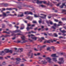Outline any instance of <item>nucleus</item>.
<instances>
[{
  "mask_svg": "<svg viewBox=\"0 0 66 66\" xmlns=\"http://www.w3.org/2000/svg\"><path fill=\"white\" fill-rule=\"evenodd\" d=\"M21 38L22 39V40L21 41H19V40H17V42H16V43L18 44V43H22V44H23V43H25L26 42V41H23V40H24L25 39H24V36H22L21 37Z\"/></svg>",
  "mask_w": 66,
  "mask_h": 66,
  "instance_id": "obj_1",
  "label": "nucleus"
},
{
  "mask_svg": "<svg viewBox=\"0 0 66 66\" xmlns=\"http://www.w3.org/2000/svg\"><path fill=\"white\" fill-rule=\"evenodd\" d=\"M32 52V51L30 50V51L27 54V55H28V56H31V57H30V58H33V53H31V52Z\"/></svg>",
  "mask_w": 66,
  "mask_h": 66,
  "instance_id": "obj_2",
  "label": "nucleus"
},
{
  "mask_svg": "<svg viewBox=\"0 0 66 66\" xmlns=\"http://www.w3.org/2000/svg\"><path fill=\"white\" fill-rule=\"evenodd\" d=\"M16 60L15 63L16 64H18L20 63V61H21V59L20 58H16Z\"/></svg>",
  "mask_w": 66,
  "mask_h": 66,
  "instance_id": "obj_3",
  "label": "nucleus"
},
{
  "mask_svg": "<svg viewBox=\"0 0 66 66\" xmlns=\"http://www.w3.org/2000/svg\"><path fill=\"white\" fill-rule=\"evenodd\" d=\"M45 59L46 60H48L47 61V62L49 63H51V59L49 57H47L46 58H45Z\"/></svg>",
  "mask_w": 66,
  "mask_h": 66,
  "instance_id": "obj_4",
  "label": "nucleus"
},
{
  "mask_svg": "<svg viewBox=\"0 0 66 66\" xmlns=\"http://www.w3.org/2000/svg\"><path fill=\"white\" fill-rule=\"evenodd\" d=\"M63 6H65L66 7V5H65V3H63L62 5L60 6V7L61 9H63L64 7Z\"/></svg>",
  "mask_w": 66,
  "mask_h": 66,
  "instance_id": "obj_5",
  "label": "nucleus"
},
{
  "mask_svg": "<svg viewBox=\"0 0 66 66\" xmlns=\"http://www.w3.org/2000/svg\"><path fill=\"white\" fill-rule=\"evenodd\" d=\"M41 63L42 64H46L47 63V62H46V60L42 61L41 62Z\"/></svg>",
  "mask_w": 66,
  "mask_h": 66,
  "instance_id": "obj_6",
  "label": "nucleus"
},
{
  "mask_svg": "<svg viewBox=\"0 0 66 66\" xmlns=\"http://www.w3.org/2000/svg\"><path fill=\"white\" fill-rule=\"evenodd\" d=\"M9 49H5L4 50V52L6 53H9Z\"/></svg>",
  "mask_w": 66,
  "mask_h": 66,
  "instance_id": "obj_7",
  "label": "nucleus"
},
{
  "mask_svg": "<svg viewBox=\"0 0 66 66\" xmlns=\"http://www.w3.org/2000/svg\"><path fill=\"white\" fill-rule=\"evenodd\" d=\"M64 60V58H60L59 59V61H61V62H63V63L64 62V61L63 60Z\"/></svg>",
  "mask_w": 66,
  "mask_h": 66,
  "instance_id": "obj_8",
  "label": "nucleus"
},
{
  "mask_svg": "<svg viewBox=\"0 0 66 66\" xmlns=\"http://www.w3.org/2000/svg\"><path fill=\"white\" fill-rule=\"evenodd\" d=\"M26 29L28 31H29L30 29H33V27H30V28L29 27H27L26 28Z\"/></svg>",
  "mask_w": 66,
  "mask_h": 66,
  "instance_id": "obj_9",
  "label": "nucleus"
},
{
  "mask_svg": "<svg viewBox=\"0 0 66 66\" xmlns=\"http://www.w3.org/2000/svg\"><path fill=\"white\" fill-rule=\"evenodd\" d=\"M56 54H52L51 55V56H52V57H57V56H56Z\"/></svg>",
  "mask_w": 66,
  "mask_h": 66,
  "instance_id": "obj_10",
  "label": "nucleus"
},
{
  "mask_svg": "<svg viewBox=\"0 0 66 66\" xmlns=\"http://www.w3.org/2000/svg\"><path fill=\"white\" fill-rule=\"evenodd\" d=\"M57 63L60 65H61V64H64V61H63V62H62V61L58 62Z\"/></svg>",
  "mask_w": 66,
  "mask_h": 66,
  "instance_id": "obj_11",
  "label": "nucleus"
},
{
  "mask_svg": "<svg viewBox=\"0 0 66 66\" xmlns=\"http://www.w3.org/2000/svg\"><path fill=\"white\" fill-rule=\"evenodd\" d=\"M62 13L64 14V12H66V10L65 9H62Z\"/></svg>",
  "mask_w": 66,
  "mask_h": 66,
  "instance_id": "obj_12",
  "label": "nucleus"
},
{
  "mask_svg": "<svg viewBox=\"0 0 66 66\" xmlns=\"http://www.w3.org/2000/svg\"><path fill=\"white\" fill-rule=\"evenodd\" d=\"M44 38L42 37L41 38H39V40H40V42H42V40H44Z\"/></svg>",
  "mask_w": 66,
  "mask_h": 66,
  "instance_id": "obj_13",
  "label": "nucleus"
},
{
  "mask_svg": "<svg viewBox=\"0 0 66 66\" xmlns=\"http://www.w3.org/2000/svg\"><path fill=\"white\" fill-rule=\"evenodd\" d=\"M3 16H5V17L8 16V14L6 15V14L4 12H3Z\"/></svg>",
  "mask_w": 66,
  "mask_h": 66,
  "instance_id": "obj_14",
  "label": "nucleus"
},
{
  "mask_svg": "<svg viewBox=\"0 0 66 66\" xmlns=\"http://www.w3.org/2000/svg\"><path fill=\"white\" fill-rule=\"evenodd\" d=\"M15 32H19V33H22L20 30H18L17 31L15 30L14 31V33H16Z\"/></svg>",
  "mask_w": 66,
  "mask_h": 66,
  "instance_id": "obj_15",
  "label": "nucleus"
},
{
  "mask_svg": "<svg viewBox=\"0 0 66 66\" xmlns=\"http://www.w3.org/2000/svg\"><path fill=\"white\" fill-rule=\"evenodd\" d=\"M52 59L54 62H57V60H56V58H53Z\"/></svg>",
  "mask_w": 66,
  "mask_h": 66,
  "instance_id": "obj_16",
  "label": "nucleus"
},
{
  "mask_svg": "<svg viewBox=\"0 0 66 66\" xmlns=\"http://www.w3.org/2000/svg\"><path fill=\"white\" fill-rule=\"evenodd\" d=\"M29 11H28L25 12H24V14H25L26 15L27 14H28V15H29Z\"/></svg>",
  "mask_w": 66,
  "mask_h": 66,
  "instance_id": "obj_17",
  "label": "nucleus"
},
{
  "mask_svg": "<svg viewBox=\"0 0 66 66\" xmlns=\"http://www.w3.org/2000/svg\"><path fill=\"white\" fill-rule=\"evenodd\" d=\"M4 53V51H2L0 52V55H1L2 54V53Z\"/></svg>",
  "mask_w": 66,
  "mask_h": 66,
  "instance_id": "obj_18",
  "label": "nucleus"
},
{
  "mask_svg": "<svg viewBox=\"0 0 66 66\" xmlns=\"http://www.w3.org/2000/svg\"><path fill=\"white\" fill-rule=\"evenodd\" d=\"M31 38H32V39H34L35 40H36L37 39V37H31Z\"/></svg>",
  "mask_w": 66,
  "mask_h": 66,
  "instance_id": "obj_19",
  "label": "nucleus"
},
{
  "mask_svg": "<svg viewBox=\"0 0 66 66\" xmlns=\"http://www.w3.org/2000/svg\"><path fill=\"white\" fill-rule=\"evenodd\" d=\"M34 16L35 18H37V17H39V16L37 15L36 14H34Z\"/></svg>",
  "mask_w": 66,
  "mask_h": 66,
  "instance_id": "obj_20",
  "label": "nucleus"
},
{
  "mask_svg": "<svg viewBox=\"0 0 66 66\" xmlns=\"http://www.w3.org/2000/svg\"><path fill=\"white\" fill-rule=\"evenodd\" d=\"M18 50H19L20 51H21V52H22V51H23V48H19L18 49Z\"/></svg>",
  "mask_w": 66,
  "mask_h": 66,
  "instance_id": "obj_21",
  "label": "nucleus"
},
{
  "mask_svg": "<svg viewBox=\"0 0 66 66\" xmlns=\"http://www.w3.org/2000/svg\"><path fill=\"white\" fill-rule=\"evenodd\" d=\"M29 14H30V15H33V13H32V12H28V15H29Z\"/></svg>",
  "mask_w": 66,
  "mask_h": 66,
  "instance_id": "obj_22",
  "label": "nucleus"
},
{
  "mask_svg": "<svg viewBox=\"0 0 66 66\" xmlns=\"http://www.w3.org/2000/svg\"><path fill=\"white\" fill-rule=\"evenodd\" d=\"M56 27L54 26H52V29H54V30H55L56 29V28H55V27Z\"/></svg>",
  "mask_w": 66,
  "mask_h": 66,
  "instance_id": "obj_23",
  "label": "nucleus"
},
{
  "mask_svg": "<svg viewBox=\"0 0 66 66\" xmlns=\"http://www.w3.org/2000/svg\"><path fill=\"white\" fill-rule=\"evenodd\" d=\"M46 4L47 5H49L50 4V2H49V1H48V3H46Z\"/></svg>",
  "mask_w": 66,
  "mask_h": 66,
  "instance_id": "obj_24",
  "label": "nucleus"
},
{
  "mask_svg": "<svg viewBox=\"0 0 66 66\" xmlns=\"http://www.w3.org/2000/svg\"><path fill=\"white\" fill-rule=\"evenodd\" d=\"M4 6L5 7L7 6H8V4H4Z\"/></svg>",
  "mask_w": 66,
  "mask_h": 66,
  "instance_id": "obj_25",
  "label": "nucleus"
},
{
  "mask_svg": "<svg viewBox=\"0 0 66 66\" xmlns=\"http://www.w3.org/2000/svg\"><path fill=\"white\" fill-rule=\"evenodd\" d=\"M61 32H62V33H65V32H66V31H65V30H62L61 31Z\"/></svg>",
  "mask_w": 66,
  "mask_h": 66,
  "instance_id": "obj_26",
  "label": "nucleus"
},
{
  "mask_svg": "<svg viewBox=\"0 0 66 66\" xmlns=\"http://www.w3.org/2000/svg\"><path fill=\"white\" fill-rule=\"evenodd\" d=\"M54 35L55 37H57V35L56 34H54Z\"/></svg>",
  "mask_w": 66,
  "mask_h": 66,
  "instance_id": "obj_27",
  "label": "nucleus"
},
{
  "mask_svg": "<svg viewBox=\"0 0 66 66\" xmlns=\"http://www.w3.org/2000/svg\"><path fill=\"white\" fill-rule=\"evenodd\" d=\"M42 19H40V20H39V23H40L42 22Z\"/></svg>",
  "mask_w": 66,
  "mask_h": 66,
  "instance_id": "obj_28",
  "label": "nucleus"
},
{
  "mask_svg": "<svg viewBox=\"0 0 66 66\" xmlns=\"http://www.w3.org/2000/svg\"><path fill=\"white\" fill-rule=\"evenodd\" d=\"M3 9H3L2 10H1V12H2V13H3V11H5V8H3Z\"/></svg>",
  "mask_w": 66,
  "mask_h": 66,
  "instance_id": "obj_29",
  "label": "nucleus"
},
{
  "mask_svg": "<svg viewBox=\"0 0 66 66\" xmlns=\"http://www.w3.org/2000/svg\"><path fill=\"white\" fill-rule=\"evenodd\" d=\"M8 16H14V15H13V14H8Z\"/></svg>",
  "mask_w": 66,
  "mask_h": 66,
  "instance_id": "obj_30",
  "label": "nucleus"
},
{
  "mask_svg": "<svg viewBox=\"0 0 66 66\" xmlns=\"http://www.w3.org/2000/svg\"><path fill=\"white\" fill-rule=\"evenodd\" d=\"M37 2H36V3H37V4H39V1L38 0H37Z\"/></svg>",
  "mask_w": 66,
  "mask_h": 66,
  "instance_id": "obj_31",
  "label": "nucleus"
},
{
  "mask_svg": "<svg viewBox=\"0 0 66 66\" xmlns=\"http://www.w3.org/2000/svg\"><path fill=\"white\" fill-rule=\"evenodd\" d=\"M49 41H50V43L51 42V43H53V41L52 39L49 40Z\"/></svg>",
  "mask_w": 66,
  "mask_h": 66,
  "instance_id": "obj_32",
  "label": "nucleus"
},
{
  "mask_svg": "<svg viewBox=\"0 0 66 66\" xmlns=\"http://www.w3.org/2000/svg\"><path fill=\"white\" fill-rule=\"evenodd\" d=\"M54 21L55 22H58L59 21V20L56 19H54Z\"/></svg>",
  "mask_w": 66,
  "mask_h": 66,
  "instance_id": "obj_33",
  "label": "nucleus"
},
{
  "mask_svg": "<svg viewBox=\"0 0 66 66\" xmlns=\"http://www.w3.org/2000/svg\"><path fill=\"white\" fill-rule=\"evenodd\" d=\"M37 0H34V1H32V3H36V1Z\"/></svg>",
  "mask_w": 66,
  "mask_h": 66,
  "instance_id": "obj_34",
  "label": "nucleus"
},
{
  "mask_svg": "<svg viewBox=\"0 0 66 66\" xmlns=\"http://www.w3.org/2000/svg\"><path fill=\"white\" fill-rule=\"evenodd\" d=\"M31 26V24H29V23L28 24V25H27V28H28H28H29V27L30 26Z\"/></svg>",
  "mask_w": 66,
  "mask_h": 66,
  "instance_id": "obj_35",
  "label": "nucleus"
},
{
  "mask_svg": "<svg viewBox=\"0 0 66 66\" xmlns=\"http://www.w3.org/2000/svg\"><path fill=\"white\" fill-rule=\"evenodd\" d=\"M9 52H10L11 53H12V52H13V51L12 50H9Z\"/></svg>",
  "mask_w": 66,
  "mask_h": 66,
  "instance_id": "obj_36",
  "label": "nucleus"
},
{
  "mask_svg": "<svg viewBox=\"0 0 66 66\" xmlns=\"http://www.w3.org/2000/svg\"><path fill=\"white\" fill-rule=\"evenodd\" d=\"M2 64L3 65H6V63L5 62H3Z\"/></svg>",
  "mask_w": 66,
  "mask_h": 66,
  "instance_id": "obj_37",
  "label": "nucleus"
},
{
  "mask_svg": "<svg viewBox=\"0 0 66 66\" xmlns=\"http://www.w3.org/2000/svg\"><path fill=\"white\" fill-rule=\"evenodd\" d=\"M46 47V45H43L41 47V48H45V47Z\"/></svg>",
  "mask_w": 66,
  "mask_h": 66,
  "instance_id": "obj_38",
  "label": "nucleus"
},
{
  "mask_svg": "<svg viewBox=\"0 0 66 66\" xmlns=\"http://www.w3.org/2000/svg\"><path fill=\"white\" fill-rule=\"evenodd\" d=\"M32 22L34 23H37V22H36V21H33Z\"/></svg>",
  "mask_w": 66,
  "mask_h": 66,
  "instance_id": "obj_39",
  "label": "nucleus"
},
{
  "mask_svg": "<svg viewBox=\"0 0 66 66\" xmlns=\"http://www.w3.org/2000/svg\"><path fill=\"white\" fill-rule=\"evenodd\" d=\"M32 19H33V17L30 16V20H29L31 21V20H32Z\"/></svg>",
  "mask_w": 66,
  "mask_h": 66,
  "instance_id": "obj_40",
  "label": "nucleus"
},
{
  "mask_svg": "<svg viewBox=\"0 0 66 66\" xmlns=\"http://www.w3.org/2000/svg\"><path fill=\"white\" fill-rule=\"evenodd\" d=\"M2 28H5V25L4 24H2Z\"/></svg>",
  "mask_w": 66,
  "mask_h": 66,
  "instance_id": "obj_41",
  "label": "nucleus"
},
{
  "mask_svg": "<svg viewBox=\"0 0 66 66\" xmlns=\"http://www.w3.org/2000/svg\"><path fill=\"white\" fill-rule=\"evenodd\" d=\"M30 16H28L27 17L26 19H28V20H30Z\"/></svg>",
  "mask_w": 66,
  "mask_h": 66,
  "instance_id": "obj_42",
  "label": "nucleus"
},
{
  "mask_svg": "<svg viewBox=\"0 0 66 66\" xmlns=\"http://www.w3.org/2000/svg\"><path fill=\"white\" fill-rule=\"evenodd\" d=\"M11 60H13V61H15V58H14V57H12V58H11Z\"/></svg>",
  "mask_w": 66,
  "mask_h": 66,
  "instance_id": "obj_43",
  "label": "nucleus"
},
{
  "mask_svg": "<svg viewBox=\"0 0 66 66\" xmlns=\"http://www.w3.org/2000/svg\"><path fill=\"white\" fill-rule=\"evenodd\" d=\"M49 23H50V24L51 25L53 24V22L51 21H50Z\"/></svg>",
  "mask_w": 66,
  "mask_h": 66,
  "instance_id": "obj_44",
  "label": "nucleus"
},
{
  "mask_svg": "<svg viewBox=\"0 0 66 66\" xmlns=\"http://www.w3.org/2000/svg\"><path fill=\"white\" fill-rule=\"evenodd\" d=\"M0 60H3V58L2 57L0 56Z\"/></svg>",
  "mask_w": 66,
  "mask_h": 66,
  "instance_id": "obj_45",
  "label": "nucleus"
},
{
  "mask_svg": "<svg viewBox=\"0 0 66 66\" xmlns=\"http://www.w3.org/2000/svg\"><path fill=\"white\" fill-rule=\"evenodd\" d=\"M24 29V27H21L20 28V29L21 30H23V29Z\"/></svg>",
  "mask_w": 66,
  "mask_h": 66,
  "instance_id": "obj_46",
  "label": "nucleus"
},
{
  "mask_svg": "<svg viewBox=\"0 0 66 66\" xmlns=\"http://www.w3.org/2000/svg\"><path fill=\"white\" fill-rule=\"evenodd\" d=\"M14 10V9H13V8H9V11H12V10Z\"/></svg>",
  "mask_w": 66,
  "mask_h": 66,
  "instance_id": "obj_47",
  "label": "nucleus"
},
{
  "mask_svg": "<svg viewBox=\"0 0 66 66\" xmlns=\"http://www.w3.org/2000/svg\"><path fill=\"white\" fill-rule=\"evenodd\" d=\"M61 4V3H59L58 4H57L56 5L57 6H59V5H60V4Z\"/></svg>",
  "mask_w": 66,
  "mask_h": 66,
  "instance_id": "obj_48",
  "label": "nucleus"
},
{
  "mask_svg": "<svg viewBox=\"0 0 66 66\" xmlns=\"http://www.w3.org/2000/svg\"><path fill=\"white\" fill-rule=\"evenodd\" d=\"M43 3H44V4H47V2L46 1H43Z\"/></svg>",
  "mask_w": 66,
  "mask_h": 66,
  "instance_id": "obj_49",
  "label": "nucleus"
},
{
  "mask_svg": "<svg viewBox=\"0 0 66 66\" xmlns=\"http://www.w3.org/2000/svg\"><path fill=\"white\" fill-rule=\"evenodd\" d=\"M40 6L41 7H45V6L44 5H41Z\"/></svg>",
  "mask_w": 66,
  "mask_h": 66,
  "instance_id": "obj_50",
  "label": "nucleus"
},
{
  "mask_svg": "<svg viewBox=\"0 0 66 66\" xmlns=\"http://www.w3.org/2000/svg\"><path fill=\"white\" fill-rule=\"evenodd\" d=\"M54 27H56V23H54Z\"/></svg>",
  "mask_w": 66,
  "mask_h": 66,
  "instance_id": "obj_51",
  "label": "nucleus"
},
{
  "mask_svg": "<svg viewBox=\"0 0 66 66\" xmlns=\"http://www.w3.org/2000/svg\"><path fill=\"white\" fill-rule=\"evenodd\" d=\"M43 2V1H39V3H40V4L42 3Z\"/></svg>",
  "mask_w": 66,
  "mask_h": 66,
  "instance_id": "obj_52",
  "label": "nucleus"
},
{
  "mask_svg": "<svg viewBox=\"0 0 66 66\" xmlns=\"http://www.w3.org/2000/svg\"><path fill=\"white\" fill-rule=\"evenodd\" d=\"M7 36H8L9 37H10V35H5L4 36V37H6Z\"/></svg>",
  "mask_w": 66,
  "mask_h": 66,
  "instance_id": "obj_53",
  "label": "nucleus"
},
{
  "mask_svg": "<svg viewBox=\"0 0 66 66\" xmlns=\"http://www.w3.org/2000/svg\"><path fill=\"white\" fill-rule=\"evenodd\" d=\"M20 17H23V16H24L23 14H20Z\"/></svg>",
  "mask_w": 66,
  "mask_h": 66,
  "instance_id": "obj_54",
  "label": "nucleus"
},
{
  "mask_svg": "<svg viewBox=\"0 0 66 66\" xmlns=\"http://www.w3.org/2000/svg\"><path fill=\"white\" fill-rule=\"evenodd\" d=\"M48 34L49 36H51L52 35V33H50V34L48 33Z\"/></svg>",
  "mask_w": 66,
  "mask_h": 66,
  "instance_id": "obj_55",
  "label": "nucleus"
},
{
  "mask_svg": "<svg viewBox=\"0 0 66 66\" xmlns=\"http://www.w3.org/2000/svg\"><path fill=\"white\" fill-rule=\"evenodd\" d=\"M59 24H61L62 23H63L62 22H61V21H60L59 22Z\"/></svg>",
  "mask_w": 66,
  "mask_h": 66,
  "instance_id": "obj_56",
  "label": "nucleus"
},
{
  "mask_svg": "<svg viewBox=\"0 0 66 66\" xmlns=\"http://www.w3.org/2000/svg\"><path fill=\"white\" fill-rule=\"evenodd\" d=\"M64 54V53H60L61 55H63Z\"/></svg>",
  "mask_w": 66,
  "mask_h": 66,
  "instance_id": "obj_57",
  "label": "nucleus"
},
{
  "mask_svg": "<svg viewBox=\"0 0 66 66\" xmlns=\"http://www.w3.org/2000/svg\"><path fill=\"white\" fill-rule=\"evenodd\" d=\"M44 35H45V36H47V34H46L45 33H44Z\"/></svg>",
  "mask_w": 66,
  "mask_h": 66,
  "instance_id": "obj_58",
  "label": "nucleus"
},
{
  "mask_svg": "<svg viewBox=\"0 0 66 66\" xmlns=\"http://www.w3.org/2000/svg\"><path fill=\"white\" fill-rule=\"evenodd\" d=\"M47 43H50L49 40L47 41Z\"/></svg>",
  "mask_w": 66,
  "mask_h": 66,
  "instance_id": "obj_59",
  "label": "nucleus"
},
{
  "mask_svg": "<svg viewBox=\"0 0 66 66\" xmlns=\"http://www.w3.org/2000/svg\"><path fill=\"white\" fill-rule=\"evenodd\" d=\"M34 50L35 51H38V50L36 49V48H34Z\"/></svg>",
  "mask_w": 66,
  "mask_h": 66,
  "instance_id": "obj_60",
  "label": "nucleus"
},
{
  "mask_svg": "<svg viewBox=\"0 0 66 66\" xmlns=\"http://www.w3.org/2000/svg\"><path fill=\"white\" fill-rule=\"evenodd\" d=\"M50 48L48 47L47 48V50H50Z\"/></svg>",
  "mask_w": 66,
  "mask_h": 66,
  "instance_id": "obj_61",
  "label": "nucleus"
},
{
  "mask_svg": "<svg viewBox=\"0 0 66 66\" xmlns=\"http://www.w3.org/2000/svg\"><path fill=\"white\" fill-rule=\"evenodd\" d=\"M35 24H32L31 25V27H35Z\"/></svg>",
  "mask_w": 66,
  "mask_h": 66,
  "instance_id": "obj_62",
  "label": "nucleus"
},
{
  "mask_svg": "<svg viewBox=\"0 0 66 66\" xmlns=\"http://www.w3.org/2000/svg\"><path fill=\"white\" fill-rule=\"evenodd\" d=\"M45 29L46 31H48V28H46Z\"/></svg>",
  "mask_w": 66,
  "mask_h": 66,
  "instance_id": "obj_63",
  "label": "nucleus"
},
{
  "mask_svg": "<svg viewBox=\"0 0 66 66\" xmlns=\"http://www.w3.org/2000/svg\"><path fill=\"white\" fill-rule=\"evenodd\" d=\"M38 59H41V60L42 59V58L40 57H38Z\"/></svg>",
  "mask_w": 66,
  "mask_h": 66,
  "instance_id": "obj_64",
  "label": "nucleus"
}]
</instances>
